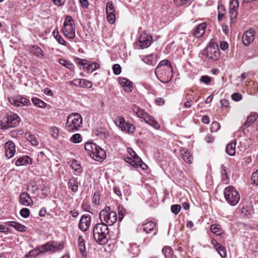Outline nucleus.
I'll return each mask as SVG.
<instances>
[{"instance_id": "56", "label": "nucleus", "mask_w": 258, "mask_h": 258, "mask_svg": "<svg viewBox=\"0 0 258 258\" xmlns=\"http://www.w3.org/2000/svg\"><path fill=\"white\" fill-rule=\"evenodd\" d=\"M112 70L115 75H118L121 73V67L118 64H115L112 67Z\"/></svg>"}, {"instance_id": "5", "label": "nucleus", "mask_w": 258, "mask_h": 258, "mask_svg": "<svg viewBox=\"0 0 258 258\" xmlns=\"http://www.w3.org/2000/svg\"><path fill=\"white\" fill-rule=\"evenodd\" d=\"M84 147L89 155L97 161H101L106 157L104 150L92 142L86 143Z\"/></svg>"}, {"instance_id": "18", "label": "nucleus", "mask_w": 258, "mask_h": 258, "mask_svg": "<svg viewBox=\"0 0 258 258\" xmlns=\"http://www.w3.org/2000/svg\"><path fill=\"white\" fill-rule=\"evenodd\" d=\"M258 115L257 113L251 114L247 116L246 120L243 123L242 126L241 127L242 131L245 130L247 127H249L256 120Z\"/></svg>"}, {"instance_id": "37", "label": "nucleus", "mask_w": 258, "mask_h": 258, "mask_svg": "<svg viewBox=\"0 0 258 258\" xmlns=\"http://www.w3.org/2000/svg\"><path fill=\"white\" fill-rule=\"evenodd\" d=\"M71 166L72 169L77 172L76 174H80L82 172V169L81 165L76 160L72 161Z\"/></svg>"}, {"instance_id": "44", "label": "nucleus", "mask_w": 258, "mask_h": 258, "mask_svg": "<svg viewBox=\"0 0 258 258\" xmlns=\"http://www.w3.org/2000/svg\"><path fill=\"white\" fill-rule=\"evenodd\" d=\"M75 25L74 20L70 16H67L66 17L64 22L63 23V26Z\"/></svg>"}, {"instance_id": "1", "label": "nucleus", "mask_w": 258, "mask_h": 258, "mask_svg": "<svg viewBox=\"0 0 258 258\" xmlns=\"http://www.w3.org/2000/svg\"><path fill=\"white\" fill-rule=\"evenodd\" d=\"M172 72L171 62L167 59L161 61L154 70L157 78L164 84L167 83L172 80Z\"/></svg>"}, {"instance_id": "32", "label": "nucleus", "mask_w": 258, "mask_h": 258, "mask_svg": "<svg viewBox=\"0 0 258 258\" xmlns=\"http://www.w3.org/2000/svg\"><path fill=\"white\" fill-rule=\"evenodd\" d=\"M99 64L96 62L88 63V64L84 67V70L88 73H92L93 71L99 68Z\"/></svg>"}, {"instance_id": "26", "label": "nucleus", "mask_w": 258, "mask_h": 258, "mask_svg": "<svg viewBox=\"0 0 258 258\" xmlns=\"http://www.w3.org/2000/svg\"><path fill=\"white\" fill-rule=\"evenodd\" d=\"M157 55L154 54H151L147 56H144L142 58V60L146 63L154 66L156 63Z\"/></svg>"}, {"instance_id": "60", "label": "nucleus", "mask_w": 258, "mask_h": 258, "mask_svg": "<svg viewBox=\"0 0 258 258\" xmlns=\"http://www.w3.org/2000/svg\"><path fill=\"white\" fill-rule=\"evenodd\" d=\"M201 81L205 83L206 84L208 85L210 83V82L211 81V77H209L208 76H202L201 77L200 79Z\"/></svg>"}, {"instance_id": "55", "label": "nucleus", "mask_w": 258, "mask_h": 258, "mask_svg": "<svg viewBox=\"0 0 258 258\" xmlns=\"http://www.w3.org/2000/svg\"><path fill=\"white\" fill-rule=\"evenodd\" d=\"M181 209V206L179 205H173L171 207V212L174 214H177Z\"/></svg>"}, {"instance_id": "29", "label": "nucleus", "mask_w": 258, "mask_h": 258, "mask_svg": "<svg viewBox=\"0 0 258 258\" xmlns=\"http://www.w3.org/2000/svg\"><path fill=\"white\" fill-rule=\"evenodd\" d=\"M125 161L135 168H138V164L139 162L141 161V158L139 157H126L125 159Z\"/></svg>"}, {"instance_id": "21", "label": "nucleus", "mask_w": 258, "mask_h": 258, "mask_svg": "<svg viewBox=\"0 0 258 258\" xmlns=\"http://www.w3.org/2000/svg\"><path fill=\"white\" fill-rule=\"evenodd\" d=\"M207 24L205 22L200 24L195 29L193 33L194 36L199 38L203 36L205 32Z\"/></svg>"}, {"instance_id": "2", "label": "nucleus", "mask_w": 258, "mask_h": 258, "mask_svg": "<svg viewBox=\"0 0 258 258\" xmlns=\"http://www.w3.org/2000/svg\"><path fill=\"white\" fill-rule=\"evenodd\" d=\"M109 229L106 225L97 223L93 229V238L99 244L103 245L107 243L109 239Z\"/></svg>"}, {"instance_id": "19", "label": "nucleus", "mask_w": 258, "mask_h": 258, "mask_svg": "<svg viewBox=\"0 0 258 258\" xmlns=\"http://www.w3.org/2000/svg\"><path fill=\"white\" fill-rule=\"evenodd\" d=\"M31 158L28 156H23L19 157L16 161L15 165L17 166H27L31 164Z\"/></svg>"}, {"instance_id": "9", "label": "nucleus", "mask_w": 258, "mask_h": 258, "mask_svg": "<svg viewBox=\"0 0 258 258\" xmlns=\"http://www.w3.org/2000/svg\"><path fill=\"white\" fill-rule=\"evenodd\" d=\"M152 36L143 32L141 33L136 43V47L139 49H144L149 47L151 44Z\"/></svg>"}, {"instance_id": "59", "label": "nucleus", "mask_w": 258, "mask_h": 258, "mask_svg": "<svg viewBox=\"0 0 258 258\" xmlns=\"http://www.w3.org/2000/svg\"><path fill=\"white\" fill-rule=\"evenodd\" d=\"M229 13L231 20L235 19L236 17L237 14L236 9H234V8H230Z\"/></svg>"}, {"instance_id": "50", "label": "nucleus", "mask_w": 258, "mask_h": 258, "mask_svg": "<svg viewBox=\"0 0 258 258\" xmlns=\"http://www.w3.org/2000/svg\"><path fill=\"white\" fill-rule=\"evenodd\" d=\"M115 122L116 124L120 128L121 126H122L123 124H125L126 123L124 118L121 116L117 117L115 119Z\"/></svg>"}, {"instance_id": "14", "label": "nucleus", "mask_w": 258, "mask_h": 258, "mask_svg": "<svg viewBox=\"0 0 258 258\" xmlns=\"http://www.w3.org/2000/svg\"><path fill=\"white\" fill-rule=\"evenodd\" d=\"M5 148L6 156L9 159L13 157L16 152L15 145L14 142L11 141L6 142Z\"/></svg>"}, {"instance_id": "28", "label": "nucleus", "mask_w": 258, "mask_h": 258, "mask_svg": "<svg viewBox=\"0 0 258 258\" xmlns=\"http://www.w3.org/2000/svg\"><path fill=\"white\" fill-rule=\"evenodd\" d=\"M26 139L30 142L32 145L34 146H38L39 142L37 137L30 133H26L25 135Z\"/></svg>"}, {"instance_id": "31", "label": "nucleus", "mask_w": 258, "mask_h": 258, "mask_svg": "<svg viewBox=\"0 0 258 258\" xmlns=\"http://www.w3.org/2000/svg\"><path fill=\"white\" fill-rule=\"evenodd\" d=\"M132 110L135 114L140 118L143 119L147 113L143 109H141L136 105H134L133 106Z\"/></svg>"}, {"instance_id": "58", "label": "nucleus", "mask_w": 258, "mask_h": 258, "mask_svg": "<svg viewBox=\"0 0 258 258\" xmlns=\"http://www.w3.org/2000/svg\"><path fill=\"white\" fill-rule=\"evenodd\" d=\"M221 173L223 178L225 176L226 179H228L227 168L223 164L221 165Z\"/></svg>"}, {"instance_id": "39", "label": "nucleus", "mask_w": 258, "mask_h": 258, "mask_svg": "<svg viewBox=\"0 0 258 258\" xmlns=\"http://www.w3.org/2000/svg\"><path fill=\"white\" fill-rule=\"evenodd\" d=\"M211 230L213 233L217 235H221L223 233L222 230L219 225H212Z\"/></svg>"}, {"instance_id": "64", "label": "nucleus", "mask_w": 258, "mask_h": 258, "mask_svg": "<svg viewBox=\"0 0 258 258\" xmlns=\"http://www.w3.org/2000/svg\"><path fill=\"white\" fill-rule=\"evenodd\" d=\"M220 48L222 50H225L228 48V44L226 41H222L220 42Z\"/></svg>"}, {"instance_id": "54", "label": "nucleus", "mask_w": 258, "mask_h": 258, "mask_svg": "<svg viewBox=\"0 0 258 258\" xmlns=\"http://www.w3.org/2000/svg\"><path fill=\"white\" fill-rule=\"evenodd\" d=\"M107 19L110 24H113L115 21V13L106 14Z\"/></svg>"}, {"instance_id": "36", "label": "nucleus", "mask_w": 258, "mask_h": 258, "mask_svg": "<svg viewBox=\"0 0 258 258\" xmlns=\"http://www.w3.org/2000/svg\"><path fill=\"white\" fill-rule=\"evenodd\" d=\"M53 35L54 37L55 38L57 42L64 46L66 45V42L63 39L62 36L59 34L58 31L57 30H54L53 32Z\"/></svg>"}, {"instance_id": "47", "label": "nucleus", "mask_w": 258, "mask_h": 258, "mask_svg": "<svg viewBox=\"0 0 258 258\" xmlns=\"http://www.w3.org/2000/svg\"><path fill=\"white\" fill-rule=\"evenodd\" d=\"M251 183L256 185H258V170L253 172L251 177Z\"/></svg>"}, {"instance_id": "57", "label": "nucleus", "mask_w": 258, "mask_h": 258, "mask_svg": "<svg viewBox=\"0 0 258 258\" xmlns=\"http://www.w3.org/2000/svg\"><path fill=\"white\" fill-rule=\"evenodd\" d=\"M126 127V130L125 131L128 133H132L134 132L135 130L134 126L130 123L126 122L125 124H124Z\"/></svg>"}, {"instance_id": "23", "label": "nucleus", "mask_w": 258, "mask_h": 258, "mask_svg": "<svg viewBox=\"0 0 258 258\" xmlns=\"http://www.w3.org/2000/svg\"><path fill=\"white\" fill-rule=\"evenodd\" d=\"M69 188L74 193L77 192L79 188V182L78 179L75 177H72L69 179L68 182Z\"/></svg>"}, {"instance_id": "7", "label": "nucleus", "mask_w": 258, "mask_h": 258, "mask_svg": "<svg viewBox=\"0 0 258 258\" xmlns=\"http://www.w3.org/2000/svg\"><path fill=\"white\" fill-rule=\"evenodd\" d=\"M224 195L226 201L231 206L237 205L240 199L239 192L232 186L226 187Z\"/></svg>"}, {"instance_id": "20", "label": "nucleus", "mask_w": 258, "mask_h": 258, "mask_svg": "<svg viewBox=\"0 0 258 258\" xmlns=\"http://www.w3.org/2000/svg\"><path fill=\"white\" fill-rule=\"evenodd\" d=\"M143 119L146 123L153 126L155 129H159L160 128V125L158 122L155 120L153 117L148 114L147 113L144 116Z\"/></svg>"}, {"instance_id": "8", "label": "nucleus", "mask_w": 258, "mask_h": 258, "mask_svg": "<svg viewBox=\"0 0 258 258\" xmlns=\"http://www.w3.org/2000/svg\"><path fill=\"white\" fill-rule=\"evenodd\" d=\"M203 55L212 60H216L219 58L220 51L217 45L210 44L206 49L204 50Z\"/></svg>"}, {"instance_id": "24", "label": "nucleus", "mask_w": 258, "mask_h": 258, "mask_svg": "<svg viewBox=\"0 0 258 258\" xmlns=\"http://www.w3.org/2000/svg\"><path fill=\"white\" fill-rule=\"evenodd\" d=\"M180 152L182 158L186 163L191 164L192 163V156L188 150L182 149L180 151Z\"/></svg>"}, {"instance_id": "4", "label": "nucleus", "mask_w": 258, "mask_h": 258, "mask_svg": "<svg viewBox=\"0 0 258 258\" xmlns=\"http://www.w3.org/2000/svg\"><path fill=\"white\" fill-rule=\"evenodd\" d=\"M100 223L106 225L107 227L113 225L117 220V215L114 211L111 210L110 207L106 206L99 213Z\"/></svg>"}, {"instance_id": "48", "label": "nucleus", "mask_w": 258, "mask_h": 258, "mask_svg": "<svg viewBox=\"0 0 258 258\" xmlns=\"http://www.w3.org/2000/svg\"><path fill=\"white\" fill-rule=\"evenodd\" d=\"M216 251L218 252L220 255L223 257H226L227 256V252L226 248L223 246H221L219 248H218Z\"/></svg>"}, {"instance_id": "53", "label": "nucleus", "mask_w": 258, "mask_h": 258, "mask_svg": "<svg viewBox=\"0 0 258 258\" xmlns=\"http://www.w3.org/2000/svg\"><path fill=\"white\" fill-rule=\"evenodd\" d=\"M20 213L22 217L27 218L30 215V210L27 208H23L21 210Z\"/></svg>"}, {"instance_id": "13", "label": "nucleus", "mask_w": 258, "mask_h": 258, "mask_svg": "<svg viewBox=\"0 0 258 258\" xmlns=\"http://www.w3.org/2000/svg\"><path fill=\"white\" fill-rule=\"evenodd\" d=\"M254 38V31L251 29L246 31L242 35V39L244 45L247 46L252 43Z\"/></svg>"}, {"instance_id": "25", "label": "nucleus", "mask_w": 258, "mask_h": 258, "mask_svg": "<svg viewBox=\"0 0 258 258\" xmlns=\"http://www.w3.org/2000/svg\"><path fill=\"white\" fill-rule=\"evenodd\" d=\"M155 226L156 224L154 222L152 221H149L142 224L141 226V229L146 233H150L154 230Z\"/></svg>"}, {"instance_id": "15", "label": "nucleus", "mask_w": 258, "mask_h": 258, "mask_svg": "<svg viewBox=\"0 0 258 258\" xmlns=\"http://www.w3.org/2000/svg\"><path fill=\"white\" fill-rule=\"evenodd\" d=\"M19 198L20 203L24 206H29L33 204V201L31 197L26 192H22L20 194Z\"/></svg>"}, {"instance_id": "27", "label": "nucleus", "mask_w": 258, "mask_h": 258, "mask_svg": "<svg viewBox=\"0 0 258 258\" xmlns=\"http://www.w3.org/2000/svg\"><path fill=\"white\" fill-rule=\"evenodd\" d=\"M236 142L233 141L227 145L226 147V152L227 154L231 156H233L235 155V147Z\"/></svg>"}, {"instance_id": "63", "label": "nucleus", "mask_w": 258, "mask_h": 258, "mask_svg": "<svg viewBox=\"0 0 258 258\" xmlns=\"http://www.w3.org/2000/svg\"><path fill=\"white\" fill-rule=\"evenodd\" d=\"M177 6H182L189 3L190 0H173Z\"/></svg>"}, {"instance_id": "30", "label": "nucleus", "mask_w": 258, "mask_h": 258, "mask_svg": "<svg viewBox=\"0 0 258 258\" xmlns=\"http://www.w3.org/2000/svg\"><path fill=\"white\" fill-rule=\"evenodd\" d=\"M78 246L79 250L83 256L86 255V250L85 241L82 236L78 237Z\"/></svg>"}, {"instance_id": "12", "label": "nucleus", "mask_w": 258, "mask_h": 258, "mask_svg": "<svg viewBox=\"0 0 258 258\" xmlns=\"http://www.w3.org/2000/svg\"><path fill=\"white\" fill-rule=\"evenodd\" d=\"M91 219V217L89 215H82L79 224V229L82 231H86L90 226Z\"/></svg>"}, {"instance_id": "40", "label": "nucleus", "mask_w": 258, "mask_h": 258, "mask_svg": "<svg viewBox=\"0 0 258 258\" xmlns=\"http://www.w3.org/2000/svg\"><path fill=\"white\" fill-rule=\"evenodd\" d=\"M40 253H42L40 248H35L30 251L27 254H26V256H27V257L32 258L33 257L37 256Z\"/></svg>"}, {"instance_id": "34", "label": "nucleus", "mask_w": 258, "mask_h": 258, "mask_svg": "<svg viewBox=\"0 0 258 258\" xmlns=\"http://www.w3.org/2000/svg\"><path fill=\"white\" fill-rule=\"evenodd\" d=\"M162 252L165 258H172V249L170 246H165L162 249Z\"/></svg>"}, {"instance_id": "22", "label": "nucleus", "mask_w": 258, "mask_h": 258, "mask_svg": "<svg viewBox=\"0 0 258 258\" xmlns=\"http://www.w3.org/2000/svg\"><path fill=\"white\" fill-rule=\"evenodd\" d=\"M6 224L7 226L14 227L16 230L20 232H25L27 229L25 226L15 221H8L6 222Z\"/></svg>"}, {"instance_id": "10", "label": "nucleus", "mask_w": 258, "mask_h": 258, "mask_svg": "<svg viewBox=\"0 0 258 258\" xmlns=\"http://www.w3.org/2000/svg\"><path fill=\"white\" fill-rule=\"evenodd\" d=\"M9 102L16 107H22L30 104V100L22 96L11 97L8 98Z\"/></svg>"}, {"instance_id": "16", "label": "nucleus", "mask_w": 258, "mask_h": 258, "mask_svg": "<svg viewBox=\"0 0 258 258\" xmlns=\"http://www.w3.org/2000/svg\"><path fill=\"white\" fill-rule=\"evenodd\" d=\"M62 31L64 35L69 39H72L75 37V26H63Z\"/></svg>"}, {"instance_id": "46", "label": "nucleus", "mask_w": 258, "mask_h": 258, "mask_svg": "<svg viewBox=\"0 0 258 258\" xmlns=\"http://www.w3.org/2000/svg\"><path fill=\"white\" fill-rule=\"evenodd\" d=\"M100 193L99 191H95L94 194V196L92 198V202L95 205H98L99 204L100 200Z\"/></svg>"}, {"instance_id": "38", "label": "nucleus", "mask_w": 258, "mask_h": 258, "mask_svg": "<svg viewBox=\"0 0 258 258\" xmlns=\"http://www.w3.org/2000/svg\"><path fill=\"white\" fill-rule=\"evenodd\" d=\"M32 102L35 106L39 108H44L46 106V104L44 101L37 98H32Z\"/></svg>"}, {"instance_id": "45", "label": "nucleus", "mask_w": 258, "mask_h": 258, "mask_svg": "<svg viewBox=\"0 0 258 258\" xmlns=\"http://www.w3.org/2000/svg\"><path fill=\"white\" fill-rule=\"evenodd\" d=\"M50 132L51 136L53 139H56L58 138L59 136V131L57 127L55 126L51 127L50 128Z\"/></svg>"}, {"instance_id": "42", "label": "nucleus", "mask_w": 258, "mask_h": 258, "mask_svg": "<svg viewBox=\"0 0 258 258\" xmlns=\"http://www.w3.org/2000/svg\"><path fill=\"white\" fill-rule=\"evenodd\" d=\"M74 61L77 64L82 66L83 67V69H84V67L88 64V63L89 62L87 59H82L79 57H76L74 59Z\"/></svg>"}, {"instance_id": "17", "label": "nucleus", "mask_w": 258, "mask_h": 258, "mask_svg": "<svg viewBox=\"0 0 258 258\" xmlns=\"http://www.w3.org/2000/svg\"><path fill=\"white\" fill-rule=\"evenodd\" d=\"M119 83L123 88L124 91L130 92L133 90V84L129 80L124 78H119Z\"/></svg>"}, {"instance_id": "41", "label": "nucleus", "mask_w": 258, "mask_h": 258, "mask_svg": "<svg viewBox=\"0 0 258 258\" xmlns=\"http://www.w3.org/2000/svg\"><path fill=\"white\" fill-rule=\"evenodd\" d=\"M82 140V137L81 135L78 133L74 134L70 139V141L75 144L80 143L81 142Z\"/></svg>"}, {"instance_id": "62", "label": "nucleus", "mask_w": 258, "mask_h": 258, "mask_svg": "<svg viewBox=\"0 0 258 258\" xmlns=\"http://www.w3.org/2000/svg\"><path fill=\"white\" fill-rule=\"evenodd\" d=\"M82 79H74L71 82L70 84L72 85H74L78 87H81L82 85Z\"/></svg>"}, {"instance_id": "11", "label": "nucleus", "mask_w": 258, "mask_h": 258, "mask_svg": "<svg viewBox=\"0 0 258 258\" xmlns=\"http://www.w3.org/2000/svg\"><path fill=\"white\" fill-rule=\"evenodd\" d=\"M63 247V245L62 243H59V244L57 245L54 244L53 242H47L45 244L42 245L40 248L42 253L48 251L53 252L58 250L62 249Z\"/></svg>"}, {"instance_id": "3", "label": "nucleus", "mask_w": 258, "mask_h": 258, "mask_svg": "<svg viewBox=\"0 0 258 258\" xmlns=\"http://www.w3.org/2000/svg\"><path fill=\"white\" fill-rule=\"evenodd\" d=\"M83 119L78 113H73L69 115L67 119L64 128L70 133L78 131L82 126Z\"/></svg>"}, {"instance_id": "33", "label": "nucleus", "mask_w": 258, "mask_h": 258, "mask_svg": "<svg viewBox=\"0 0 258 258\" xmlns=\"http://www.w3.org/2000/svg\"><path fill=\"white\" fill-rule=\"evenodd\" d=\"M31 52L39 58H42L44 56L42 50L38 46H33L31 49Z\"/></svg>"}, {"instance_id": "43", "label": "nucleus", "mask_w": 258, "mask_h": 258, "mask_svg": "<svg viewBox=\"0 0 258 258\" xmlns=\"http://www.w3.org/2000/svg\"><path fill=\"white\" fill-rule=\"evenodd\" d=\"M106 14L115 13V10L112 1H108L106 6Z\"/></svg>"}, {"instance_id": "49", "label": "nucleus", "mask_w": 258, "mask_h": 258, "mask_svg": "<svg viewBox=\"0 0 258 258\" xmlns=\"http://www.w3.org/2000/svg\"><path fill=\"white\" fill-rule=\"evenodd\" d=\"M118 221H121L124 217V216L126 213V210L123 207H118Z\"/></svg>"}, {"instance_id": "61", "label": "nucleus", "mask_w": 258, "mask_h": 258, "mask_svg": "<svg viewBox=\"0 0 258 258\" xmlns=\"http://www.w3.org/2000/svg\"><path fill=\"white\" fill-rule=\"evenodd\" d=\"M232 99L235 101H239L242 99V95L239 93H234L231 96Z\"/></svg>"}, {"instance_id": "35", "label": "nucleus", "mask_w": 258, "mask_h": 258, "mask_svg": "<svg viewBox=\"0 0 258 258\" xmlns=\"http://www.w3.org/2000/svg\"><path fill=\"white\" fill-rule=\"evenodd\" d=\"M58 62L60 64L69 69L70 70L72 71L75 68V66L73 63L65 59L60 58Z\"/></svg>"}, {"instance_id": "51", "label": "nucleus", "mask_w": 258, "mask_h": 258, "mask_svg": "<svg viewBox=\"0 0 258 258\" xmlns=\"http://www.w3.org/2000/svg\"><path fill=\"white\" fill-rule=\"evenodd\" d=\"M82 85L81 87L86 88H90L92 86V83L91 81L87 80L86 79H82Z\"/></svg>"}, {"instance_id": "6", "label": "nucleus", "mask_w": 258, "mask_h": 258, "mask_svg": "<svg viewBox=\"0 0 258 258\" xmlns=\"http://www.w3.org/2000/svg\"><path fill=\"white\" fill-rule=\"evenodd\" d=\"M20 122V118L19 115L14 112H11L0 120V129L5 130L16 127L19 124Z\"/></svg>"}, {"instance_id": "52", "label": "nucleus", "mask_w": 258, "mask_h": 258, "mask_svg": "<svg viewBox=\"0 0 258 258\" xmlns=\"http://www.w3.org/2000/svg\"><path fill=\"white\" fill-rule=\"evenodd\" d=\"M220 128L219 123L217 121L212 122L211 125V131L212 133L217 132Z\"/></svg>"}]
</instances>
